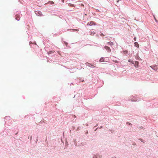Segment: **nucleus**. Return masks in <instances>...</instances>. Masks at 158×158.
<instances>
[{
  "label": "nucleus",
  "instance_id": "31",
  "mask_svg": "<svg viewBox=\"0 0 158 158\" xmlns=\"http://www.w3.org/2000/svg\"><path fill=\"white\" fill-rule=\"evenodd\" d=\"M133 145H136V143H134L133 144Z\"/></svg>",
  "mask_w": 158,
  "mask_h": 158
},
{
  "label": "nucleus",
  "instance_id": "2",
  "mask_svg": "<svg viewBox=\"0 0 158 158\" xmlns=\"http://www.w3.org/2000/svg\"><path fill=\"white\" fill-rule=\"evenodd\" d=\"M137 97V95H136L134 96H131L130 97L129 100L132 102L139 101L140 100L137 98H138L136 97Z\"/></svg>",
  "mask_w": 158,
  "mask_h": 158
},
{
  "label": "nucleus",
  "instance_id": "44",
  "mask_svg": "<svg viewBox=\"0 0 158 158\" xmlns=\"http://www.w3.org/2000/svg\"><path fill=\"white\" fill-rule=\"evenodd\" d=\"M151 68H152V69H153V68H152V67H151Z\"/></svg>",
  "mask_w": 158,
  "mask_h": 158
},
{
  "label": "nucleus",
  "instance_id": "48",
  "mask_svg": "<svg viewBox=\"0 0 158 158\" xmlns=\"http://www.w3.org/2000/svg\"><path fill=\"white\" fill-rule=\"evenodd\" d=\"M88 133V132H87L86 133V134H87Z\"/></svg>",
  "mask_w": 158,
  "mask_h": 158
},
{
  "label": "nucleus",
  "instance_id": "7",
  "mask_svg": "<svg viewBox=\"0 0 158 158\" xmlns=\"http://www.w3.org/2000/svg\"><path fill=\"white\" fill-rule=\"evenodd\" d=\"M101 157V156L99 154H97L93 157V158H100Z\"/></svg>",
  "mask_w": 158,
  "mask_h": 158
},
{
  "label": "nucleus",
  "instance_id": "25",
  "mask_svg": "<svg viewBox=\"0 0 158 158\" xmlns=\"http://www.w3.org/2000/svg\"><path fill=\"white\" fill-rule=\"evenodd\" d=\"M128 62H131V63L132 62V61L131 60H128Z\"/></svg>",
  "mask_w": 158,
  "mask_h": 158
},
{
  "label": "nucleus",
  "instance_id": "26",
  "mask_svg": "<svg viewBox=\"0 0 158 158\" xmlns=\"http://www.w3.org/2000/svg\"><path fill=\"white\" fill-rule=\"evenodd\" d=\"M64 43L66 45H67L68 44L67 43L65 42H64Z\"/></svg>",
  "mask_w": 158,
  "mask_h": 158
},
{
  "label": "nucleus",
  "instance_id": "12",
  "mask_svg": "<svg viewBox=\"0 0 158 158\" xmlns=\"http://www.w3.org/2000/svg\"><path fill=\"white\" fill-rule=\"evenodd\" d=\"M135 58L136 60H141V58L139 57L138 55H136L135 56Z\"/></svg>",
  "mask_w": 158,
  "mask_h": 158
},
{
  "label": "nucleus",
  "instance_id": "23",
  "mask_svg": "<svg viewBox=\"0 0 158 158\" xmlns=\"http://www.w3.org/2000/svg\"><path fill=\"white\" fill-rule=\"evenodd\" d=\"M139 140H140L142 142H143V143H144V142L143 141L142 139H139Z\"/></svg>",
  "mask_w": 158,
  "mask_h": 158
},
{
  "label": "nucleus",
  "instance_id": "30",
  "mask_svg": "<svg viewBox=\"0 0 158 158\" xmlns=\"http://www.w3.org/2000/svg\"><path fill=\"white\" fill-rule=\"evenodd\" d=\"M70 6H73V5L72 4H70Z\"/></svg>",
  "mask_w": 158,
  "mask_h": 158
},
{
  "label": "nucleus",
  "instance_id": "5",
  "mask_svg": "<svg viewBox=\"0 0 158 158\" xmlns=\"http://www.w3.org/2000/svg\"><path fill=\"white\" fill-rule=\"evenodd\" d=\"M104 48L108 52H111V49L108 46H105L104 47Z\"/></svg>",
  "mask_w": 158,
  "mask_h": 158
},
{
  "label": "nucleus",
  "instance_id": "36",
  "mask_svg": "<svg viewBox=\"0 0 158 158\" xmlns=\"http://www.w3.org/2000/svg\"><path fill=\"white\" fill-rule=\"evenodd\" d=\"M81 5L82 6H84V5L83 4H81Z\"/></svg>",
  "mask_w": 158,
  "mask_h": 158
},
{
  "label": "nucleus",
  "instance_id": "27",
  "mask_svg": "<svg viewBox=\"0 0 158 158\" xmlns=\"http://www.w3.org/2000/svg\"><path fill=\"white\" fill-rule=\"evenodd\" d=\"M80 127H78L77 128V130H78L80 129Z\"/></svg>",
  "mask_w": 158,
  "mask_h": 158
},
{
  "label": "nucleus",
  "instance_id": "1",
  "mask_svg": "<svg viewBox=\"0 0 158 158\" xmlns=\"http://www.w3.org/2000/svg\"><path fill=\"white\" fill-rule=\"evenodd\" d=\"M15 15L16 20L17 21H19L20 17L22 15L21 14V12L20 11H17L15 13Z\"/></svg>",
  "mask_w": 158,
  "mask_h": 158
},
{
  "label": "nucleus",
  "instance_id": "34",
  "mask_svg": "<svg viewBox=\"0 0 158 158\" xmlns=\"http://www.w3.org/2000/svg\"><path fill=\"white\" fill-rule=\"evenodd\" d=\"M111 158H116V157L114 156L113 157H112Z\"/></svg>",
  "mask_w": 158,
  "mask_h": 158
},
{
  "label": "nucleus",
  "instance_id": "3",
  "mask_svg": "<svg viewBox=\"0 0 158 158\" xmlns=\"http://www.w3.org/2000/svg\"><path fill=\"white\" fill-rule=\"evenodd\" d=\"M55 51H51L48 52V54L50 56H52L54 55Z\"/></svg>",
  "mask_w": 158,
  "mask_h": 158
},
{
  "label": "nucleus",
  "instance_id": "42",
  "mask_svg": "<svg viewBox=\"0 0 158 158\" xmlns=\"http://www.w3.org/2000/svg\"><path fill=\"white\" fill-rule=\"evenodd\" d=\"M98 125V124H97V125H96V127Z\"/></svg>",
  "mask_w": 158,
  "mask_h": 158
},
{
  "label": "nucleus",
  "instance_id": "8",
  "mask_svg": "<svg viewBox=\"0 0 158 158\" xmlns=\"http://www.w3.org/2000/svg\"><path fill=\"white\" fill-rule=\"evenodd\" d=\"M74 144H75V145L76 146H81V145H83V144H81V145H79V144H78L76 142H77V141H76V140L75 139L74 140ZM81 144H82V143H81Z\"/></svg>",
  "mask_w": 158,
  "mask_h": 158
},
{
  "label": "nucleus",
  "instance_id": "9",
  "mask_svg": "<svg viewBox=\"0 0 158 158\" xmlns=\"http://www.w3.org/2000/svg\"><path fill=\"white\" fill-rule=\"evenodd\" d=\"M67 30H68V31L72 30V31H79V30L78 29H68Z\"/></svg>",
  "mask_w": 158,
  "mask_h": 158
},
{
  "label": "nucleus",
  "instance_id": "24",
  "mask_svg": "<svg viewBox=\"0 0 158 158\" xmlns=\"http://www.w3.org/2000/svg\"><path fill=\"white\" fill-rule=\"evenodd\" d=\"M114 62H115V63H118V62L117 61V60L114 61Z\"/></svg>",
  "mask_w": 158,
  "mask_h": 158
},
{
  "label": "nucleus",
  "instance_id": "17",
  "mask_svg": "<svg viewBox=\"0 0 158 158\" xmlns=\"http://www.w3.org/2000/svg\"><path fill=\"white\" fill-rule=\"evenodd\" d=\"M95 34V32H91L90 34V35H94Z\"/></svg>",
  "mask_w": 158,
  "mask_h": 158
},
{
  "label": "nucleus",
  "instance_id": "41",
  "mask_svg": "<svg viewBox=\"0 0 158 158\" xmlns=\"http://www.w3.org/2000/svg\"><path fill=\"white\" fill-rule=\"evenodd\" d=\"M37 141H38V139H36V142H37Z\"/></svg>",
  "mask_w": 158,
  "mask_h": 158
},
{
  "label": "nucleus",
  "instance_id": "45",
  "mask_svg": "<svg viewBox=\"0 0 158 158\" xmlns=\"http://www.w3.org/2000/svg\"><path fill=\"white\" fill-rule=\"evenodd\" d=\"M151 68H152V69H153V68H152V67H151Z\"/></svg>",
  "mask_w": 158,
  "mask_h": 158
},
{
  "label": "nucleus",
  "instance_id": "10",
  "mask_svg": "<svg viewBox=\"0 0 158 158\" xmlns=\"http://www.w3.org/2000/svg\"><path fill=\"white\" fill-rule=\"evenodd\" d=\"M107 45L109 46H112L113 45V43L111 42L107 43Z\"/></svg>",
  "mask_w": 158,
  "mask_h": 158
},
{
  "label": "nucleus",
  "instance_id": "29",
  "mask_svg": "<svg viewBox=\"0 0 158 158\" xmlns=\"http://www.w3.org/2000/svg\"><path fill=\"white\" fill-rule=\"evenodd\" d=\"M96 10H97V12H100V11L99 10H98V9H97Z\"/></svg>",
  "mask_w": 158,
  "mask_h": 158
},
{
  "label": "nucleus",
  "instance_id": "32",
  "mask_svg": "<svg viewBox=\"0 0 158 158\" xmlns=\"http://www.w3.org/2000/svg\"><path fill=\"white\" fill-rule=\"evenodd\" d=\"M32 42H31L30 41V42H29V44H32Z\"/></svg>",
  "mask_w": 158,
  "mask_h": 158
},
{
  "label": "nucleus",
  "instance_id": "6",
  "mask_svg": "<svg viewBox=\"0 0 158 158\" xmlns=\"http://www.w3.org/2000/svg\"><path fill=\"white\" fill-rule=\"evenodd\" d=\"M132 63L133 64H134L135 66V67H138V64H139V62L138 61H135V63L134 61H132Z\"/></svg>",
  "mask_w": 158,
  "mask_h": 158
},
{
  "label": "nucleus",
  "instance_id": "19",
  "mask_svg": "<svg viewBox=\"0 0 158 158\" xmlns=\"http://www.w3.org/2000/svg\"><path fill=\"white\" fill-rule=\"evenodd\" d=\"M10 117L9 116H6L5 117V119L6 120L10 119Z\"/></svg>",
  "mask_w": 158,
  "mask_h": 158
},
{
  "label": "nucleus",
  "instance_id": "28",
  "mask_svg": "<svg viewBox=\"0 0 158 158\" xmlns=\"http://www.w3.org/2000/svg\"><path fill=\"white\" fill-rule=\"evenodd\" d=\"M134 39V40L135 41H136V39L135 37Z\"/></svg>",
  "mask_w": 158,
  "mask_h": 158
},
{
  "label": "nucleus",
  "instance_id": "21",
  "mask_svg": "<svg viewBox=\"0 0 158 158\" xmlns=\"http://www.w3.org/2000/svg\"><path fill=\"white\" fill-rule=\"evenodd\" d=\"M91 66H90V67L92 68H93L95 67V66L94 65H92V64H91Z\"/></svg>",
  "mask_w": 158,
  "mask_h": 158
},
{
  "label": "nucleus",
  "instance_id": "43",
  "mask_svg": "<svg viewBox=\"0 0 158 158\" xmlns=\"http://www.w3.org/2000/svg\"><path fill=\"white\" fill-rule=\"evenodd\" d=\"M17 133H16L15 134V135H17Z\"/></svg>",
  "mask_w": 158,
  "mask_h": 158
},
{
  "label": "nucleus",
  "instance_id": "38",
  "mask_svg": "<svg viewBox=\"0 0 158 158\" xmlns=\"http://www.w3.org/2000/svg\"><path fill=\"white\" fill-rule=\"evenodd\" d=\"M117 0V2H118L120 0Z\"/></svg>",
  "mask_w": 158,
  "mask_h": 158
},
{
  "label": "nucleus",
  "instance_id": "4",
  "mask_svg": "<svg viewBox=\"0 0 158 158\" xmlns=\"http://www.w3.org/2000/svg\"><path fill=\"white\" fill-rule=\"evenodd\" d=\"M35 14L39 16H41L42 15V12L40 11H36Z\"/></svg>",
  "mask_w": 158,
  "mask_h": 158
},
{
  "label": "nucleus",
  "instance_id": "40",
  "mask_svg": "<svg viewBox=\"0 0 158 158\" xmlns=\"http://www.w3.org/2000/svg\"><path fill=\"white\" fill-rule=\"evenodd\" d=\"M86 124V125L87 126H88V124Z\"/></svg>",
  "mask_w": 158,
  "mask_h": 158
},
{
  "label": "nucleus",
  "instance_id": "47",
  "mask_svg": "<svg viewBox=\"0 0 158 158\" xmlns=\"http://www.w3.org/2000/svg\"><path fill=\"white\" fill-rule=\"evenodd\" d=\"M155 20L156 22L157 21V20L156 19H155Z\"/></svg>",
  "mask_w": 158,
  "mask_h": 158
},
{
  "label": "nucleus",
  "instance_id": "15",
  "mask_svg": "<svg viewBox=\"0 0 158 158\" xmlns=\"http://www.w3.org/2000/svg\"><path fill=\"white\" fill-rule=\"evenodd\" d=\"M135 44V46L136 47H138L139 46V44L137 42H135L134 43Z\"/></svg>",
  "mask_w": 158,
  "mask_h": 158
},
{
  "label": "nucleus",
  "instance_id": "14",
  "mask_svg": "<svg viewBox=\"0 0 158 158\" xmlns=\"http://www.w3.org/2000/svg\"><path fill=\"white\" fill-rule=\"evenodd\" d=\"M85 64L86 65V66H88L90 67V65H91V64L88 63V62H86L85 63Z\"/></svg>",
  "mask_w": 158,
  "mask_h": 158
},
{
  "label": "nucleus",
  "instance_id": "39",
  "mask_svg": "<svg viewBox=\"0 0 158 158\" xmlns=\"http://www.w3.org/2000/svg\"><path fill=\"white\" fill-rule=\"evenodd\" d=\"M141 128V127H139V129H140Z\"/></svg>",
  "mask_w": 158,
  "mask_h": 158
},
{
  "label": "nucleus",
  "instance_id": "46",
  "mask_svg": "<svg viewBox=\"0 0 158 158\" xmlns=\"http://www.w3.org/2000/svg\"><path fill=\"white\" fill-rule=\"evenodd\" d=\"M151 68H152V69H153V68H152V67H151Z\"/></svg>",
  "mask_w": 158,
  "mask_h": 158
},
{
  "label": "nucleus",
  "instance_id": "35",
  "mask_svg": "<svg viewBox=\"0 0 158 158\" xmlns=\"http://www.w3.org/2000/svg\"><path fill=\"white\" fill-rule=\"evenodd\" d=\"M102 126H101V127H100V129H101V128H102Z\"/></svg>",
  "mask_w": 158,
  "mask_h": 158
},
{
  "label": "nucleus",
  "instance_id": "20",
  "mask_svg": "<svg viewBox=\"0 0 158 158\" xmlns=\"http://www.w3.org/2000/svg\"><path fill=\"white\" fill-rule=\"evenodd\" d=\"M127 124L129 125H130L131 126V127L132 125V124H131V123H129V122H127Z\"/></svg>",
  "mask_w": 158,
  "mask_h": 158
},
{
  "label": "nucleus",
  "instance_id": "37",
  "mask_svg": "<svg viewBox=\"0 0 158 158\" xmlns=\"http://www.w3.org/2000/svg\"><path fill=\"white\" fill-rule=\"evenodd\" d=\"M32 138V136H31V139Z\"/></svg>",
  "mask_w": 158,
  "mask_h": 158
},
{
  "label": "nucleus",
  "instance_id": "11",
  "mask_svg": "<svg viewBox=\"0 0 158 158\" xmlns=\"http://www.w3.org/2000/svg\"><path fill=\"white\" fill-rule=\"evenodd\" d=\"M104 57H102L100 58V59L99 60V62H102L103 61H104Z\"/></svg>",
  "mask_w": 158,
  "mask_h": 158
},
{
  "label": "nucleus",
  "instance_id": "16",
  "mask_svg": "<svg viewBox=\"0 0 158 158\" xmlns=\"http://www.w3.org/2000/svg\"><path fill=\"white\" fill-rule=\"evenodd\" d=\"M48 3L49 4H50L52 5V4H53L54 3V2L53 1H49L48 2Z\"/></svg>",
  "mask_w": 158,
  "mask_h": 158
},
{
  "label": "nucleus",
  "instance_id": "22",
  "mask_svg": "<svg viewBox=\"0 0 158 158\" xmlns=\"http://www.w3.org/2000/svg\"><path fill=\"white\" fill-rule=\"evenodd\" d=\"M100 33H101V34H100L101 36H104V35L102 33H101V32H100Z\"/></svg>",
  "mask_w": 158,
  "mask_h": 158
},
{
  "label": "nucleus",
  "instance_id": "18",
  "mask_svg": "<svg viewBox=\"0 0 158 158\" xmlns=\"http://www.w3.org/2000/svg\"><path fill=\"white\" fill-rule=\"evenodd\" d=\"M123 53L124 54H127L128 53V51L127 50H124L123 51Z\"/></svg>",
  "mask_w": 158,
  "mask_h": 158
},
{
  "label": "nucleus",
  "instance_id": "13",
  "mask_svg": "<svg viewBox=\"0 0 158 158\" xmlns=\"http://www.w3.org/2000/svg\"><path fill=\"white\" fill-rule=\"evenodd\" d=\"M90 24H89V25L90 26H92V25H95V24H94V22L93 21L90 22Z\"/></svg>",
  "mask_w": 158,
  "mask_h": 158
},
{
  "label": "nucleus",
  "instance_id": "33",
  "mask_svg": "<svg viewBox=\"0 0 158 158\" xmlns=\"http://www.w3.org/2000/svg\"><path fill=\"white\" fill-rule=\"evenodd\" d=\"M98 128H97L94 131H96L98 129Z\"/></svg>",
  "mask_w": 158,
  "mask_h": 158
}]
</instances>
